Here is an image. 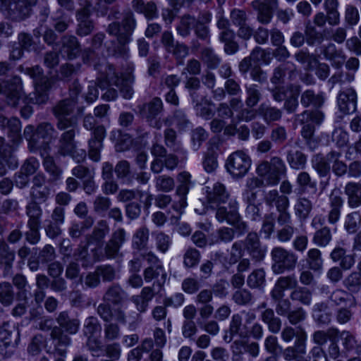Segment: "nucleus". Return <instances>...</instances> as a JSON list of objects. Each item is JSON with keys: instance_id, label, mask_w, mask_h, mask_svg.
<instances>
[{"instance_id": "1", "label": "nucleus", "mask_w": 361, "mask_h": 361, "mask_svg": "<svg viewBox=\"0 0 361 361\" xmlns=\"http://www.w3.org/2000/svg\"><path fill=\"white\" fill-rule=\"evenodd\" d=\"M75 105V101L67 98L60 101L53 108V114L56 118V128L63 132L61 142L64 148L71 146L73 137L80 131L77 117L71 116Z\"/></svg>"}, {"instance_id": "2", "label": "nucleus", "mask_w": 361, "mask_h": 361, "mask_svg": "<svg viewBox=\"0 0 361 361\" xmlns=\"http://www.w3.org/2000/svg\"><path fill=\"white\" fill-rule=\"evenodd\" d=\"M23 135L28 142L30 151L31 152L39 151L43 156L47 154L51 140L56 137V131L51 123L42 122L35 129L32 125L27 126L24 129Z\"/></svg>"}, {"instance_id": "3", "label": "nucleus", "mask_w": 361, "mask_h": 361, "mask_svg": "<svg viewBox=\"0 0 361 361\" xmlns=\"http://www.w3.org/2000/svg\"><path fill=\"white\" fill-rule=\"evenodd\" d=\"M211 20L212 14L208 11L200 13L197 18L190 15H184L176 26V31L181 37H187L193 30L197 39L209 41L210 38L209 24Z\"/></svg>"}, {"instance_id": "4", "label": "nucleus", "mask_w": 361, "mask_h": 361, "mask_svg": "<svg viewBox=\"0 0 361 361\" xmlns=\"http://www.w3.org/2000/svg\"><path fill=\"white\" fill-rule=\"evenodd\" d=\"M58 326H54L50 336L56 346H68L71 343L69 335L76 334L80 326V321L71 317L68 312L62 311L56 317Z\"/></svg>"}, {"instance_id": "5", "label": "nucleus", "mask_w": 361, "mask_h": 361, "mask_svg": "<svg viewBox=\"0 0 361 361\" xmlns=\"http://www.w3.org/2000/svg\"><path fill=\"white\" fill-rule=\"evenodd\" d=\"M215 218L219 223L226 222L233 226L234 235L238 237L248 233L249 226L246 221L243 220L238 212V202L236 200H231L228 207H221L215 212Z\"/></svg>"}, {"instance_id": "6", "label": "nucleus", "mask_w": 361, "mask_h": 361, "mask_svg": "<svg viewBox=\"0 0 361 361\" xmlns=\"http://www.w3.org/2000/svg\"><path fill=\"white\" fill-rule=\"evenodd\" d=\"M25 74L33 80L35 90L26 97L28 103L35 104H45L48 99V90L51 87V81L44 73L42 68L39 66L27 68Z\"/></svg>"}, {"instance_id": "7", "label": "nucleus", "mask_w": 361, "mask_h": 361, "mask_svg": "<svg viewBox=\"0 0 361 361\" xmlns=\"http://www.w3.org/2000/svg\"><path fill=\"white\" fill-rule=\"evenodd\" d=\"M257 175L264 178L267 185L274 186L286 177L287 167L284 161L278 156L271 157L269 161H262L257 169Z\"/></svg>"}, {"instance_id": "8", "label": "nucleus", "mask_w": 361, "mask_h": 361, "mask_svg": "<svg viewBox=\"0 0 361 361\" xmlns=\"http://www.w3.org/2000/svg\"><path fill=\"white\" fill-rule=\"evenodd\" d=\"M271 270L274 274L292 271L298 263V256L291 250L274 247L271 251Z\"/></svg>"}, {"instance_id": "9", "label": "nucleus", "mask_w": 361, "mask_h": 361, "mask_svg": "<svg viewBox=\"0 0 361 361\" xmlns=\"http://www.w3.org/2000/svg\"><path fill=\"white\" fill-rule=\"evenodd\" d=\"M251 159L243 151H236L228 156L225 167L227 172L235 179L244 177L251 166Z\"/></svg>"}, {"instance_id": "10", "label": "nucleus", "mask_w": 361, "mask_h": 361, "mask_svg": "<svg viewBox=\"0 0 361 361\" xmlns=\"http://www.w3.org/2000/svg\"><path fill=\"white\" fill-rule=\"evenodd\" d=\"M324 115L319 110H305L301 114H295V121L302 126V137L307 141L310 140L314 133V124L319 125L324 120Z\"/></svg>"}, {"instance_id": "11", "label": "nucleus", "mask_w": 361, "mask_h": 361, "mask_svg": "<svg viewBox=\"0 0 361 361\" xmlns=\"http://www.w3.org/2000/svg\"><path fill=\"white\" fill-rule=\"evenodd\" d=\"M138 108L141 116L150 127L161 129L162 123L160 116L164 111V104L159 97H155Z\"/></svg>"}, {"instance_id": "12", "label": "nucleus", "mask_w": 361, "mask_h": 361, "mask_svg": "<svg viewBox=\"0 0 361 361\" xmlns=\"http://www.w3.org/2000/svg\"><path fill=\"white\" fill-rule=\"evenodd\" d=\"M338 7V0H324V8L326 14L324 12L317 13L313 18L314 25L323 27L326 23L331 26L338 25L340 23V13Z\"/></svg>"}, {"instance_id": "13", "label": "nucleus", "mask_w": 361, "mask_h": 361, "mask_svg": "<svg viewBox=\"0 0 361 361\" xmlns=\"http://www.w3.org/2000/svg\"><path fill=\"white\" fill-rule=\"evenodd\" d=\"M282 149H285V158L291 169L300 171L306 168L307 155L300 149L298 141L295 142L294 145L289 141Z\"/></svg>"}, {"instance_id": "14", "label": "nucleus", "mask_w": 361, "mask_h": 361, "mask_svg": "<svg viewBox=\"0 0 361 361\" xmlns=\"http://www.w3.org/2000/svg\"><path fill=\"white\" fill-rule=\"evenodd\" d=\"M339 111L336 114V122H341L344 115L355 111L357 107V94L352 88L341 91L337 97Z\"/></svg>"}, {"instance_id": "15", "label": "nucleus", "mask_w": 361, "mask_h": 361, "mask_svg": "<svg viewBox=\"0 0 361 361\" xmlns=\"http://www.w3.org/2000/svg\"><path fill=\"white\" fill-rule=\"evenodd\" d=\"M2 84L6 102L11 107H16L23 93L21 78L14 75L9 79L2 80Z\"/></svg>"}, {"instance_id": "16", "label": "nucleus", "mask_w": 361, "mask_h": 361, "mask_svg": "<svg viewBox=\"0 0 361 361\" xmlns=\"http://www.w3.org/2000/svg\"><path fill=\"white\" fill-rule=\"evenodd\" d=\"M126 240V231L120 228L113 232L110 239L106 243L104 247V256L108 259H115L119 255L121 247Z\"/></svg>"}, {"instance_id": "17", "label": "nucleus", "mask_w": 361, "mask_h": 361, "mask_svg": "<svg viewBox=\"0 0 361 361\" xmlns=\"http://www.w3.org/2000/svg\"><path fill=\"white\" fill-rule=\"evenodd\" d=\"M207 200L211 208L216 209L221 207V204H225L231 199L226 186L221 183H215L212 188L207 187Z\"/></svg>"}, {"instance_id": "18", "label": "nucleus", "mask_w": 361, "mask_h": 361, "mask_svg": "<svg viewBox=\"0 0 361 361\" xmlns=\"http://www.w3.org/2000/svg\"><path fill=\"white\" fill-rule=\"evenodd\" d=\"M106 137V129L104 126L99 125L92 132L88 141V156L94 161L100 160V152L103 147V141Z\"/></svg>"}, {"instance_id": "19", "label": "nucleus", "mask_w": 361, "mask_h": 361, "mask_svg": "<svg viewBox=\"0 0 361 361\" xmlns=\"http://www.w3.org/2000/svg\"><path fill=\"white\" fill-rule=\"evenodd\" d=\"M245 250L256 261L262 260L266 255L267 248L261 245L259 238L256 232H250L243 240Z\"/></svg>"}, {"instance_id": "20", "label": "nucleus", "mask_w": 361, "mask_h": 361, "mask_svg": "<svg viewBox=\"0 0 361 361\" xmlns=\"http://www.w3.org/2000/svg\"><path fill=\"white\" fill-rule=\"evenodd\" d=\"M329 210L327 214L328 222L335 225L340 219L343 200L341 195L340 189L335 188L329 195Z\"/></svg>"}, {"instance_id": "21", "label": "nucleus", "mask_w": 361, "mask_h": 361, "mask_svg": "<svg viewBox=\"0 0 361 361\" xmlns=\"http://www.w3.org/2000/svg\"><path fill=\"white\" fill-rule=\"evenodd\" d=\"M295 183L298 195H314L317 192V183L316 180L312 178L307 171H300L296 177Z\"/></svg>"}, {"instance_id": "22", "label": "nucleus", "mask_w": 361, "mask_h": 361, "mask_svg": "<svg viewBox=\"0 0 361 361\" xmlns=\"http://www.w3.org/2000/svg\"><path fill=\"white\" fill-rule=\"evenodd\" d=\"M97 313L104 322L112 320L114 317L118 323L123 325L127 323L126 312L121 308L115 309L113 312L111 305L108 302L100 303L97 308Z\"/></svg>"}, {"instance_id": "23", "label": "nucleus", "mask_w": 361, "mask_h": 361, "mask_svg": "<svg viewBox=\"0 0 361 361\" xmlns=\"http://www.w3.org/2000/svg\"><path fill=\"white\" fill-rule=\"evenodd\" d=\"M154 296V290L153 287H144L139 295H133L130 298V301L135 305L137 311L139 313H135V318H140V314L145 313L149 307V302Z\"/></svg>"}, {"instance_id": "24", "label": "nucleus", "mask_w": 361, "mask_h": 361, "mask_svg": "<svg viewBox=\"0 0 361 361\" xmlns=\"http://www.w3.org/2000/svg\"><path fill=\"white\" fill-rule=\"evenodd\" d=\"M278 2L275 4L262 1H252V6L257 11V20L262 25H267L271 23L274 12L277 9Z\"/></svg>"}, {"instance_id": "25", "label": "nucleus", "mask_w": 361, "mask_h": 361, "mask_svg": "<svg viewBox=\"0 0 361 361\" xmlns=\"http://www.w3.org/2000/svg\"><path fill=\"white\" fill-rule=\"evenodd\" d=\"M321 54L324 57L331 61L333 67L341 68L344 64L346 56L341 49H337L333 43H329L320 47Z\"/></svg>"}, {"instance_id": "26", "label": "nucleus", "mask_w": 361, "mask_h": 361, "mask_svg": "<svg viewBox=\"0 0 361 361\" xmlns=\"http://www.w3.org/2000/svg\"><path fill=\"white\" fill-rule=\"evenodd\" d=\"M326 97L323 92L316 93L311 89L305 90L300 95V104L305 108L312 106L318 110L323 106Z\"/></svg>"}, {"instance_id": "27", "label": "nucleus", "mask_w": 361, "mask_h": 361, "mask_svg": "<svg viewBox=\"0 0 361 361\" xmlns=\"http://www.w3.org/2000/svg\"><path fill=\"white\" fill-rule=\"evenodd\" d=\"M126 292L118 283L109 286L104 293L102 300L114 306L121 305L126 300Z\"/></svg>"}, {"instance_id": "28", "label": "nucleus", "mask_w": 361, "mask_h": 361, "mask_svg": "<svg viewBox=\"0 0 361 361\" xmlns=\"http://www.w3.org/2000/svg\"><path fill=\"white\" fill-rule=\"evenodd\" d=\"M349 207L355 209L361 206V179L357 182H348L344 187Z\"/></svg>"}, {"instance_id": "29", "label": "nucleus", "mask_w": 361, "mask_h": 361, "mask_svg": "<svg viewBox=\"0 0 361 361\" xmlns=\"http://www.w3.org/2000/svg\"><path fill=\"white\" fill-rule=\"evenodd\" d=\"M61 52L68 59L76 58L81 51L80 44L78 39L73 35H64L61 39Z\"/></svg>"}, {"instance_id": "30", "label": "nucleus", "mask_w": 361, "mask_h": 361, "mask_svg": "<svg viewBox=\"0 0 361 361\" xmlns=\"http://www.w3.org/2000/svg\"><path fill=\"white\" fill-rule=\"evenodd\" d=\"M313 209V203L308 198L299 195L293 207L294 214L300 222H305Z\"/></svg>"}, {"instance_id": "31", "label": "nucleus", "mask_w": 361, "mask_h": 361, "mask_svg": "<svg viewBox=\"0 0 361 361\" xmlns=\"http://www.w3.org/2000/svg\"><path fill=\"white\" fill-rule=\"evenodd\" d=\"M110 231L109 224L106 220H99L94 226L92 233L87 236V244H94L102 246L105 237Z\"/></svg>"}, {"instance_id": "32", "label": "nucleus", "mask_w": 361, "mask_h": 361, "mask_svg": "<svg viewBox=\"0 0 361 361\" xmlns=\"http://www.w3.org/2000/svg\"><path fill=\"white\" fill-rule=\"evenodd\" d=\"M144 279L147 283L155 280L153 286H161L166 281V273L162 264L148 267L143 271Z\"/></svg>"}, {"instance_id": "33", "label": "nucleus", "mask_w": 361, "mask_h": 361, "mask_svg": "<svg viewBox=\"0 0 361 361\" xmlns=\"http://www.w3.org/2000/svg\"><path fill=\"white\" fill-rule=\"evenodd\" d=\"M290 94L283 101L282 111L284 110L288 114H293L299 106L298 96L301 92V86L296 84L288 85Z\"/></svg>"}, {"instance_id": "34", "label": "nucleus", "mask_w": 361, "mask_h": 361, "mask_svg": "<svg viewBox=\"0 0 361 361\" xmlns=\"http://www.w3.org/2000/svg\"><path fill=\"white\" fill-rule=\"evenodd\" d=\"M74 135L73 137V141L70 147H63L62 143L61 142V137L59 139V145H58V152L61 156H71L72 158L78 163L83 161L87 156L86 151L84 149H76V143L75 141Z\"/></svg>"}, {"instance_id": "35", "label": "nucleus", "mask_w": 361, "mask_h": 361, "mask_svg": "<svg viewBox=\"0 0 361 361\" xmlns=\"http://www.w3.org/2000/svg\"><path fill=\"white\" fill-rule=\"evenodd\" d=\"M229 340L230 342L235 336L240 338H246L248 336L247 327L243 324V317L240 314H234L231 319L229 329Z\"/></svg>"}, {"instance_id": "36", "label": "nucleus", "mask_w": 361, "mask_h": 361, "mask_svg": "<svg viewBox=\"0 0 361 361\" xmlns=\"http://www.w3.org/2000/svg\"><path fill=\"white\" fill-rule=\"evenodd\" d=\"M45 171L49 176V181L55 183L61 180L63 174V169L57 164L51 156H46L42 161Z\"/></svg>"}, {"instance_id": "37", "label": "nucleus", "mask_w": 361, "mask_h": 361, "mask_svg": "<svg viewBox=\"0 0 361 361\" xmlns=\"http://www.w3.org/2000/svg\"><path fill=\"white\" fill-rule=\"evenodd\" d=\"M259 114L263 118L267 123L279 121L283 116V111L276 106H272L266 103L260 104L258 109Z\"/></svg>"}, {"instance_id": "38", "label": "nucleus", "mask_w": 361, "mask_h": 361, "mask_svg": "<svg viewBox=\"0 0 361 361\" xmlns=\"http://www.w3.org/2000/svg\"><path fill=\"white\" fill-rule=\"evenodd\" d=\"M114 172L118 180L126 185H131L133 182L130 164L127 160H121L114 167Z\"/></svg>"}, {"instance_id": "39", "label": "nucleus", "mask_w": 361, "mask_h": 361, "mask_svg": "<svg viewBox=\"0 0 361 361\" xmlns=\"http://www.w3.org/2000/svg\"><path fill=\"white\" fill-rule=\"evenodd\" d=\"M32 10L33 8L16 0L14 8H10L8 11V16L12 20L20 22L30 18L32 13Z\"/></svg>"}, {"instance_id": "40", "label": "nucleus", "mask_w": 361, "mask_h": 361, "mask_svg": "<svg viewBox=\"0 0 361 361\" xmlns=\"http://www.w3.org/2000/svg\"><path fill=\"white\" fill-rule=\"evenodd\" d=\"M121 25L123 31L122 33L120 34V38L123 40L132 39L133 33L137 25L135 16L132 11H128L123 13Z\"/></svg>"}, {"instance_id": "41", "label": "nucleus", "mask_w": 361, "mask_h": 361, "mask_svg": "<svg viewBox=\"0 0 361 361\" xmlns=\"http://www.w3.org/2000/svg\"><path fill=\"white\" fill-rule=\"evenodd\" d=\"M331 312L325 302L316 303L312 308V317L314 319L322 324H328L331 320Z\"/></svg>"}, {"instance_id": "42", "label": "nucleus", "mask_w": 361, "mask_h": 361, "mask_svg": "<svg viewBox=\"0 0 361 361\" xmlns=\"http://www.w3.org/2000/svg\"><path fill=\"white\" fill-rule=\"evenodd\" d=\"M247 285L252 289L263 290L266 286V273L263 268L253 270L247 276Z\"/></svg>"}, {"instance_id": "43", "label": "nucleus", "mask_w": 361, "mask_h": 361, "mask_svg": "<svg viewBox=\"0 0 361 361\" xmlns=\"http://www.w3.org/2000/svg\"><path fill=\"white\" fill-rule=\"evenodd\" d=\"M265 204L269 207H276V209L289 204V198L286 195H280L279 191L273 189L266 192L264 197Z\"/></svg>"}, {"instance_id": "44", "label": "nucleus", "mask_w": 361, "mask_h": 361, "mask_svg": "<svg viewBox=\"0 0 361 361\" xmlns=\"http://www.w3.org/2000/svg\"><path fill=\"white\" fill-rule=\"evenodd\" d=\"M290 298L293 301L309 306L312 303V293L309 288L298 284L290 293Z\"/></svg>"}, {"instance_id": "45", "label": "nucleus", "mask_w": 361, "mask_h": 361, "mask_svg": "<svg viewBox=\"0 0 361 361\" xmlns=\"http://www.w3.org/2000/svg\"><path fill=\"white\" fill-rule=\"evenodd\" d=\"M245 105L248 108H252L257 105L262 98L261 88L258 85L250 84L245 85Z\"/></svg>"}, {"instance_id": "46", "label": "nucleus", "mask_w": 361, "mask_h": 361, "mask_svg": "<svg viewBox=\"0 0 361 361\" xmlns=\"http://www.w3.org/2000/svg\"><path fill=\"white\" fill-rule=\"evenodd\" d=\"M312 168L317 172L319 177H328L331 175V165L322 154L314 155L312 159Z\"/></svg>"}, {"instance_id": "47", "label": "nucleus", "mask_w": 361, "mask_h": 361, "mask_svg": "<svg viewBox=\"0 0 361 361\" xmlns=\"http://www.w3.org/2000/svg\"><path fill=\"white\" fill-rule=\"evenodd\" d=\"M244 245L243 240H237L232 244L228 259H226V262L224 263L225 268H229L242 259L245 251Z\"/></svg>"}, {"instance_id": "48", "label": "nucleus", "mask_w": 361, "mask_h": 361, "mask_svg": "<svg viewBox=\"0 0 361 361\" xmlns=\"http://www.w3.org/2000/svg\"><path fill=\"white\" fill-rule=\"evenodd\" d=\"M218 37L219 42L224 44V51L226 54L234 55L239 51L240 46L236 40L235 32L218 36Z\"/></svg>"}, {"instance_id": "49", "label": "nucleus", "mask_w": 361, "mask_h": 361, "mask_svg": "<svg viewBox=\"0 0 361 361\" xmlns=\"http://www.w3.org/2000/svg\"><path fill=\"white\" fill-rule=\"evenodd\" d=\"M339 330L336 328H329L326 331L319 330L313 334V341L317 344V346L322 347L326 344L327 341L338 338Z\"/></svg>"}, {"instance_id": "50", "label": "nucleus", "mask_w": 361, "mask_h": 361, "mask_svg": "<svg viewBox=\"0 0 361 361\" xmlns=\"http://www.w3.org/2000/svg\"><path fill=\"white\" fill-rule=\"evenodd\" d=\"M305 35L306 43L308 46L313 47L322 43L324 39V34L317 30L316 27L311 24L305 26Z\"/></svg>"}, {"instance_id": "51", "label": "nucleus", "mask_w": 361, "mask_h": 361, "mask_svg": "<svg viewBox=\"0 0 361 361\" xmlns=\"http://www.w3.org/2000/svg\"><path fill=\"white\" fill-rule=\"evenodd\" d=\"M39 202L32 200V202L26 206L25 212L28 216L27 224L40 225L42 209L39 205Z\"/></svg>"}, {"instance_id": "52", "label": "nucleus", "mask_w": 361, "mask_h": 361, "mask_svg": "<svg viewBox=\"0 0 361 361\" xmlns=\"http://www.w3.org/2000/svg\"><path fill=\"white\" fill-rule=\"evenodd\" d=\"M15 293L11 283L6 281L0 283V303L8 307L13 302Z\"/></svg>"}, {"instance_id": "53", "label": "nucleus", "mask_w": 361, "mask_h": 361, "mask_svg": "<svg viewBox=\"0 0 361 361\" xmlns=\"http://www.w3.org/2000/svg\"><path fill=\"white\" fill-rule=\"evenodd\" d=\"M234 238L235 235L233 228L223 226L216 230V235L214 238L209 240V244L212 245L221 242L228 243H231Z\"/></svg>"}, {"instance_id": "54", "label": "nucleus", "mask_w": 361, "mask_h": 361, "mask_svg": "<svg viewBox=\"0 0 361 361\" xmlns=\"http://www.w3.org/2000/svg\"><path fill=\"white\" fill-rule=\"evenodd\" d=\"M32 251L35 253L38 252L37 257L39 262H41V264H48L54 261L56 256L54 247L49 244L45 245L42 249L33 247Z\"/></svg>"}, {"instance_id": "55", "label": "nucleus", "mask_w": 361, "mask_h": 361, "mask_svg": "<svg viewBox=\"0 0 361 361\" xmlns=\"http://www.w3.org/2000/svg\"><path fill=\"white\" fill-rule=\"evenodd\" d=\"M294 57L301 64L306 65L309 70H312L318 63L317 56L310 53L307 49H300L295 54Z\"/></svg>"}, {"instance_id": "56", "label": "nucleus", "mask_w": 361, "mask_h": 361, "mask_svg": "<svg viewBox=\"0 0 361 361\" xmlns=\"http://www.w3.org/2000/svg\"><path fill=\"white\" fill-rule=\"evenodd\" d=\"M307 263L309 268L314 271H319L323 267L322 252L317 248L309 250L307 255Z\"/></svg>"}, {"instance_id": "57", "label": "nucleus", "mask_w": 361, "mask_h": 361, "mask_svg": "<svg viewBox=\"0 0 361 361\" xmlns=\"http://www.w3.org/2000/svg\"><path fill=\"white\" fill-rule=\"evenodd\" d=\"M8 135L13 144L19 143L21 140V122L18 118L7 121Z\"/></svg>"}, {"instance_id": "58", "label": "nucleus", "mask_w": 361, "mask_h": 361, "mask_svg": "<svg viewBox=\"0 0 361 361\" xmlns=\"http://www.w3.org/2000/svg\"><path fill=\"white\" fill-rule=\"evenodd\" d=\"M332 240L331 229L325 226L316 231L312 238V242L319 247H326Z\"/></svg>"}, {"instance_id": "59", "label": "nucleus", "mask_w": 361, "mask_h": 361, "mask_svg": "<svg viewBox=\"0 0 361 361\" xmlns=\"http://www.w3.org/2000/svg\"><path fill=\"white\" fill-rule=\"evenodd\" d=\"M344 287L351 293H357L361 289V274L353 271L343 280Z\"/></svg>"}, {"instance_id": "60", "label": "nucleus", "mask_w": 361, "mask_h": 361, "mask_svg": "<svg viewBox=\"0 0 361 361\" xmlns=\"http://www.w3.org/2000/svg\"><path fill=\"white\" fill-rule=\"evenodd\" d=\"M202 166L207 173H212L217 168V153L213 147H209L204 153Z\"/></svg>"}, {"instance_id": "61", "label": "nucleus", "mask_w": 361, "mask_h": 361, "mask_svg": "<svg viewBox=\"0 0 361 361\" xmlns=\"http://www.w3.org/2000/svg\"><path fill=\"white\" fill-rule=\"evenodd\" d=\"M148 239L149 230L145 227L140 228L133 237V247L138 250L145 249L147 247Z\"/></svg>"}, {"instance_id": "62", "label": "nucleus", "mask_w": 361, "mask_h": 361, "mask_svg": "<svg viewBox=\"0 0 361 361\" xmlns=\"http://www.w3.org/2000/svg\"><path fill=\"white\" fill-rule=\"evenodd\" d=\"M26 51H39V47L34 40L32 36L27 32H21L18 35V42Z\"/></svg>"}, {"instance_id": "63", "label": "nucleus", "mask_w": 361, "mask_h": 361, "mask_svg": "<svg viewBox=\"0 0 361 361\" xmlns=\"http://www.w3.org/2000/svg\"><path fill=\"white\" fill-rule=\"evenodd\" d=\"M155 188L158 191L169 192L175 187L174 179L168 175H159L154 178Z\"/></svg>"}, {"instance_id": "64", "label": "nucleus", "mask_w": 361, "mask_h": 361, "mask_svg": "<svg viewBox=\"0 0 361 361\" xmlns=\"http://www.w3.org/2000/svg\"><path fill=\"white\" fill-rule=\"evenodd\" d=\"M173 121L179 130H186L192 127L188 115L182 109H177L174 111Z\"/></svg>"}]
</instances>
